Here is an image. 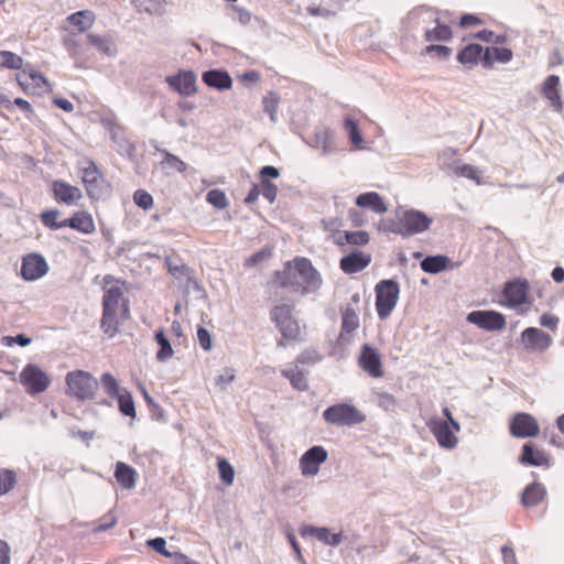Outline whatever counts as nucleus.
Here are the masks:
<instances>
[{"label": "nucleus", "mask_w": 564, "mask_h": 564, "mask_svg": "<svg viewBox=\"0 0 564 564\" xmlns=\"http://www.w3.org/2000/svg\"><path fill=\"white\" fill-rule=\"evenodd\" d=\"M96 15L90 10L77 11L66 18V23L70 25L74 31L84 33L88 31L95 23Z\"/></svg>", "instance_id": "25"}, {"label": "nucleus", "mask_w": 564, "mask_h": 564, "mask_svg": "<svg viewBox=\"0 0 564 564\" xmlns=\"http://www.w3.org/2000/svg\"><path fill=\"white\" fill-rule=\"evenodd\" d=\"M271 284L278 289H288L306 295L321 288L322 278L311 260L296 257L293 261L286 262L283 270L274 272Z\"/></svg>", "instance_id": "2"}, {"label": "nucleus", "mask_w": 564, "mask_h": 564, "mask_svg": "<svg viewBox=\"0 0 564 564\" xmlns=\"http://www.w3.org/2000/svg\"><path fill=\"white\" fill-rule=\"evenodd\" d=\"M260 193L269 203H274L278 196V186L269 180L260 181Z\"/></svg>", "instance_id": "57"}, {"label": "nucleus", "mask_w": 564, "mask_h": 564, "mask_svg": "<svg viewBox=\"0 0 564 564\" xmlns=\"http://www.w3.org/2000/svg\"><path fill=\"white\" fill-rule=\"evenodd\" d=\"M133 202L140 208L148 210L153 206V197L144 189H138L133 194Z\"/></svg>", "instance_id": "55"}, {"label": "nucleus", "mask_w": 564, "mask_h": 564, "mask_svg": "<svg viewBox=\"0 0 564 564\" xmlns=\"http://www.w3.org/2000/svg\"><path fill=\"white\" fill-rule=\"evenodd\" d=\"M558 322H560L558 317L551 313H544L540 317V324L543 327H546L551 330H555L557 328Z\"/></svg>", "instance_id": "64"}, {"label": "nucleus", "mask_w": 564, "mask_h": 564, "mask_svg": "<svg viewBox=\"0 0 564 564\" xmlns=\"http://www.w3.org/2000/svg\"><path fill=\"white\" fill-rule=\"evenodd\" d=\"M82 182L87 195L97 199L101 196L102 174L91 160H85L80 166Z\"/></svg>", "instance_id": "9"}, {"label": "nucleus", "mask_w": 564, "mask_h": 564, "mask_svg": "<svg viewBox=\"0 0 564 564\" xmlns=\"http://www.w3.org/2000/svg\"><path fill=\"white\" fill-rule=\"evenodd\" d=\"M376 310L380 319H387L394 310L400 286L394 280H381L375 288Z\"/></svg>", "instance_id": "5"}, {"label": "nucleus", "mask_w": 564, "mask_h": 564, "mask_svg": "<svg viewBox=\"0 0 564 564\" xmlns=\"http://www.w3.org/2000/svg\"><path fill=\"white\" fill-rule=\"evenodd\" d=\"M66 394L77 401L94 400L98 389L99 381L88 371L73 370L65 377Z\"/></svg>", "instance_id": "4"}, {"label": "nucleus", "mask_w": 564, "mask_h": 564, "mask_svg": "<svg viewBox=\"0 0 564 564\" xmlns=\"http://www.w3.org/2000/svg\"><path fill=\"white\" fill-rule=\"evenodd\" d=\"M510 434L518 438L535 437L540 433L536 419L524 412L516 413L509 424Z\"/></svg>", "instance_id": "10"}, {"label": "nucleus", "mask_w": 564, "mask_h": 564, "mask_svg": "<svg viewBox=\"0 0 564 564\" xmlns=\"http://www.w3.org/2000/svg\"><path fill=\"white\" fill-rule=\"evenodd\" d=\"M545 495L544 486L540 482H533L524 488L521 502L527 508L534 507L545 498Z\"/></svg>", "instance_id": "32"}, {"label": "nucleus", "mask_w": 564, "mask_h": 564, "mask_svg": "<svg viewBox=\"0 0 564 564\" xmlns=\"http://www.w3.org/2000/svg\"><path fill=\"white\" fill-rule=\"evenodd\" d=\"M427 426L441 447L452 449L457 445L458 440L455 434L458 431L454 430L448 422H443L440 419H431L427 422Z\"/></svg>", "instance_id": "15"}, {"label": "nucleus", "mask_w": 564, "mask_h": 564, "mask_svg": "<svg viewBox=\"0 0 564 564\" xmlns=\"http://www.w3.org/2000/svg\"><path fill=\"white\" fill-rule=\"evenodd\" d=\"M432 219L423 212L410 209L402 213L398 219L382 223L386 231L410 237L423 232L430 228Z\"/></svg>", "instance_id": "3"}, {"label": "nucleus", "mask_w": 564, "mask_h": 564, "mask_svg": "<svg viewBox=\"0 0 564 564\" xmlns=\"http://www.w3.org/2000/svg\"><path fill=\"white\" fill-rule=\"evenodd\" d=\"M482 47L479 44H469L465 46L457 55V59L464 64L474 66L479 61L482 62Z\"/></svg>", "instance_id": "34"}, {"label": "nucleus", "mask_w": 564, "mask_h": 564, "mask_svg": "<svg viewBox=\"0 0 564 564\" xmlns=\"http://www.w3.org/2000/svg\"><path fill=\"white\" fill-rule=\"evenodd\" d=\"M355 204L361 209H368L378 215H383L388 212L386 199L377 192L359 194L355 199Z\"/></svg>", "instance_id": "20"}, {"label": "nucleus", "mask_w": 564, "mask_h": 564, "mask_svg": "<svg viewBox=\"0 0 564 564\" xmlns=\"http://www.w3.org/2000/svg\"><path fill=\"white\" fill-rule=\"evenodd\" d=\"M217 466L223 482L228 486L231 485L235 478L232 466L225 458H219Z\"/></svg>", "instance_id": "54"}, {"label": "nucleus", "mask_w": 564, "mask_h": 564, "mask_svg": "<svg viewBox=\"0 0 564 564\" xmlns=\"http://www.w3.org/2000/svg\"><path fill=\"white\" fill-rule=\"evenodd\" d=\"M20 382L30 394L44 392L51 384L48 375L39 366L29 364L20 372Z\"/></svg>", "instance_id": "7"}, {"label": "nucleus", "mask_w": 564, "mask_h": 564, "mask_svg": "<svg viewBox=\"0 0 564 564\" xmlns=\"http://www.w3.org/2000/svg\"><path fill=\"white\" fill-rule=\"evenodd\" d=\"M59 214L61 213L58 209L43 210L40 215L41 223L43 224L44 227L52 229V230H57V229L64 228V227H66V219L58 221L57 219H58Z\"/></svg>", "instance_id": "41"}, {"label": "nucleus", "mask_w": 564, "mask_h": 564, "mask_svg": "<svg viewBox=\"0 0 564 564\" xmlns=\"http://www.w3.org/2000/svg\"><path fill=\"white\" fill-rule=\"evenodd\" d=\"M197 338L200 347L208 351L213 347V340L210 333L203 326H198L197 328Z\"/></svg>", "instance_id": "59"}, {"label": "nucleus", "mask_w": 564, "mask_h": 564, "mask_svg": "<svg viewBox=\"0 0 564 564\" xmlns=\"http://www.w3.org/2000/svg\"><path fill=\"white\" fill-rule=\"evenodd\" d=\"M117 522H118L117 516L112 511H109L99 519L98 523L94 528V531L95 532L107 531V530L113 528L117 524Z\"/></svg>", "instance_id": "56"}, {"label": "nucleus", "mask_w": 564, "mask_h": 564, "mask_svg": "<svg viewBox=\"0 0 564 564\" xmlns=\"http://www.w3.org/2000/svg\"><path fill=\"white\" fill-rule=\"evenodd\" d=\"M118 401L119 411L131 419H134L137 415L134 401L131 395V393L128 390H122V393H120L117 398H115Z\"/></svg>", "instance_id": "43"}, {"label": "nucleus", "mask_w": 564, "mask_h": 564, "mask_svg": "<svg viewBox=\"0 0 564 564\" xmlns=\"http://www.w3.org/2000/svg\"><path fill=\"white\" fill-rule=\"evenodd\" d=\"M206 202L217 209H225L229 203L223 189H210L206 195Z\"/></svg>", "instance_id": "51"}, {"label": "nucleus", "mask_w": 564, "mask_h": 564, "mask_svg": "<svg viewBox=\"0 0 564 564\" xmlns=\"http://www.w3.org/2000/svg\"><path fill=\"white\" fill-rule=\"evenodd\" d=\"M358 365L372 378H380L383 376L381 355L377 348L368 344L361 346Z\"/></svg>", "instance_id": "13"}, {"label": "nucleus", "mask_w": 564, "mask_h": 564, "mask_svg": "<svg viewBox=\"0 0 564 564\" xmlns=\"http://www.w3.org/2000/svg\"><path fill=\"white\" fill-rule=\"evenodd\" d=\"M341 332L351 334L359 327V316L357 308L350 304L346 305L341 311Z\"/></svg>", "instance_id": "36"}, {"label": "nucleus", "mask_w": 564, "mask_h": 564, "mask_svg": "<svg viewBox=\"0 0 564 564\" xmlns=\"http://www.w3.org/2000/svg\"><path fill=\"white\" fill-rule=\"evenodd\" d=\"M543 96L551 102V106L556 111L563 110V101L560 95V77L550 75L543 83Z\"/></svg>", "instance_id": "23"}, {"label": "nucleus", "mask_w": 564, "mask_h": 564, "mask_svg": "<svg viewBox=\"0 0 564 564\" xmlns=\"http://www.w3.org/2000/svg\"><path fill=\"white\" fill-rule=\"evenodd\" d=\"M521 339L524 348L529 351H544L552 344L551 336L536 327L524 329Z\"/></svg>", "instance_id": "18"}, {"label": "nucleus", "mask_w": 564, "mask_h": 564, "mask_svg": "<svg viewBox=\"0 0 564 564\" xmlns=\"http://www.w3.org/2000/svg\"><path fill=\"white\" fill-rule=\"evenodd\" d=\"M521 463L530 466H549L550 458L545 452L535 448L532 444L527 443L522 446Z\"/></svg>", "instance_id": "26"}, {"label": "nucleus", "mask_w": 564, "mask_h": 564, "mask_svg": "<svg viewBox=\"0 0 564 564\" xmlns=\"http://www.w3.org/2000/svg\"><path fill=\"white\" fill-rule=\"evenodd\" d=\"M529 290L530 286L527 280L518 279L507 282L502 290L505 304L509 307H517L527 303Z\"/></svg>", "instance_id": "16"}, {"label": "nucleus", "mask_w": 564, "mask_h": 564, "mask_svg": "<svg viewBox=\"0 0 564 564\" xmlns=\"http://www.w3.org/2000/svg\"><path fill=\"white\" fill-rule=\"evenodd\" d=\"M147 544L152 547L155 552L160 553L165 557H170L172 552L166 549V542L163 538L151 539L147 542Z\"/></svg>", "instance_id": "60"}, {"label": "nucleus", "mask_w": 564, "mask_h": 564, "mask_svg": "<svg viewBox=\"0 0 564 564\" xmlns=\"http://www.w3.org/2000/svg\"><path fill=\"white\" fill-rule=\"evenodd\" d=\"M466 319L487 332L501 330L507 324L505 315L496 311H473Z\"/></svg>", "instance_id": "11"}, {"label": "nucleus", "mask_w": 564, "mask_h": 564, "mask_svg": "<svg viewBox=\"0 0 564 564\" xmlns=\"http://www.w3.org/2000/svg\"><path fill=\"white\" fill-rule=\"evenodd\" d=\"M15 79L21 89L28 95H44L51 91L48 80L37 70H23L15 76Z\"/></svg>", "instance_id": "8"}, {"label": "nucleus", "mask_w": 564, "mask_h": 564, "mask_svg": "<svg viewBox=\"0 0 564 564\" xmlns=\"http://www.w3.org/2000/svg\"><path fill=\"white\" fill-rule=\"evenodd\" d=\"M370 241V236L367 231H341L334 236V242L337 246L352 245L366 246Z\"/></svg>", "instance_id": "29"}, {"label": "nucleus", "mask_w": 564, "mask_h": 564, "mask_svg": "<svg viewBox=\"0 0 564 564\" xmlns=\"http://www.w3.org/2000/svg\"><path fill=\"white\" fill-rule=\"evenodd\" d=\"M48 271L45 258L40 253H28L22 258L21 276L25 281H35L44 276Z\"/></svg>", "instance_id": "12"}, {"label": "nucleus", "mask_w": 564, "mask_h": 564, "mask_svg": "<svg viewBox=\"0 0 564 564\" xmlns=\"http://www.w3.org/2000/svg\"><path fill=\"white\" fill-rule=\"evenodd\" d=\"M434 22H436V26L431 30H426L424 34V39L426 42H441V41H449L453 36L452 29L438 22V18L434 17Z\"/></svg>", "instance_id": "37"}, {"label": "nucleus", "mask_w": 564, "mask_h": 564, "mask_svg": "<svg viewBox=\"0 0 564 564\" xmlns=\"http://www.w3.org/2000/svg\"><path fill=\"white\" fill-rule=\"evenodd\" d=\"M454 173L457 176H463V177H466L468 180L476 181L477 183L480 182L478 170L475 166L470 165V164H467V163L457 164L454 167Z\"/></svg>", "instance_id": "53"}, {"label": "nucleus", "mask_w": 564, "mask_h": 564, "mask_svg": "<svg viewBox=\"0 0 564 564\" xmlns=\"http://www.w3.org/2000/svg\"><path fill=\"white\" fill-rule=\"evenodd\" d=\"M292 310L293 305L289 304L276 305L271 310L270 317L276 327L293 319Z\"/></svg>", "instance_id": "44"}, {"label": "nucleus", "mask_w": 564, "mask_h": 564, "mask_svg": "<svg viewBox=\"0 0 564 564\" xmlns=\"http://www.w3.org/2000/svg\"><path fill=\"white\" fill-rule=\"evenodd\" d=\"M301 535L307 536L312 535L324 542L327 545H338L343 538L341 533H332L327 528H316L312 525H306L301 529Z\"/></svg>", "instance_id": "28"}, {"label": "nucleus", "mask_w": 564, "mask_h": 564, "mask_svg": "<svg viewBox=\"0 0 564 564\" xmlns=\"http://www.w3.org/2000/svg\"><path fill=\"white\" fill-rule=\"evenodd\" d=\"M281 375L289 379L292 387L299 391H304L308 388L306 377L303 371L296 369H284Z\"/></svg>", "instance_id": "42"}, {"label": "nucleus", "mask_w": 564, "mask_h": 564, "mask_svg": "<svg viewBox=\"0 0 564 564\" xmlns=\"http://www.w3.org/2000/svg\"><path fill=\"white\" fill-rule=\"evenodd\" d=\"M140 10L150 14H160L164 10L165 0H131Z\"/></svg>", "instance_id": "49"}, {"label": "nucleus", "mask_w": 564, "mask_h": 564, "mask_svg": "<svg viewBox=\"0 0 564 564\" xmlns=\"http://www.w3.org/2000/svg\"><path fill=\"white\" fill-rule=\"evenodd\" d=\"M162 154H163V159L161 161V165L169 173H171V172L184 173L186 171L187 164L184 161H182L178 156L171 154L167 151H163Z\"/></svg>", "instance_id": "40"}, {"label": "nucleus", "mask_w": 564, "mask_h": 564, "mask_svg": "<svg viewBox=\"0 0 564 564\" xmlns=\"http://www.w3.org/2000/svg\"><path fill=\"white\" fill-rule=\"evenodd\" d=\"M154 338L156 344L160 346V349L156 351V359L162 362L171 359L174 355V350L169 338L165 336L164 330H156Z\"/></svg>", "instance_id": "38"}, {"label": "nucleus", "mask_w": 564, "mask_h": 564, "mask_svg": "<svg viewBox=\"0 0 564 564\" xmlns=\"http://www.w3.org/2000/svg\"><path fill=\"white\" fill-rule=\"evenodd\" d=\"M424 53L427 54V55L434 53L440 58L446 59V58L449 57V55L452 53V50L449 47H447V46H444V45L431 44V45H427L424 48Z\"/></svg>", "instance_id": "61"}, {"label": "nucleus", "mask_w": 564, "mask_h": 564, "mask_svg": "<svg viewBox=\"0 0 564 564\" xmlns=\"http://www.w3.org/2000/svg\"><path fill=\"white\" fill-rule=\"evenodd\" d=\"M327 451L319 445L311 447L300 458V469L303 476H315L321 465L327 459Z\"/></svg>", "instance_id": "14"}, {"label": "nucleus", "mask_w": 564, "mask_h": 564, "mask_svg": "<svg viewBox=\"0 0 564 564\" xmlns=\"http://www.w3.org/2000/svg\"><path fill=\"white\" fill-rule=\"evenodd\" d=\"M100 383L106 394L112 399L122 393L123 389L120 388L118 380L110 372H105L101 375Z\"/></svg>", "instance_id": "45"}, {"label": "nucleus", "mask_w": 564, "mask_h": 564, "mask_svg": "<svg viewBox=\"0 0 564 564\" xmlns=\"http://www.w3.org/2000/svg\"><path fill=\"white\" fill-rule=\"evenodd\" d=\"M52 193L57 203L68 206L77 205V203L83 198V193L79 187L62 180H57L52 183Z\"/></svg>", "instance_id": "17"}, {"label": "nucleus", "mask_w": 564, "mask_h": 564, "mask_svg": "<svg viewBox=\"0 0 564 564\" xmlns=\"http://www.w3.org/2000/svg\"><path fill=\"white\" fill-rule=\"evenodd\" d=\"M449 259L446 256H429L421 261V269L426 273H440L447 269Z\"/></svg>", "instance_id": "35"}, {"label": "nucleus", "mask_w": 564, "mask_h": 564, "mask_svg": "<svg viewBox=\"0 0 564 564\" xmlns=\"http://www.w3.org/2000/svg\"><path fill=\"white\" fill-rule=\"evenodd\" d=\"M167 83L181 95L191 96L196 93V76L191 70L167 77Z\"/></svg>", "instance_id": "21"}, {"label": "nucleus", "mask_w": 564, "mask_h": 564, "mask_svg": "<svg viewBox=\"0 0 564 564\" xmlns=\"http://www.w3.org/2000/svg\"><path fill=\"white\" fill-rule=\"evenodd\" d=\"M370 262L371 254L369 252L355 250L340 259L339 268L346 274H354L366 269Z\"/></svg>", "instance_id": "19"}, {"label": "nucleus", "mask_w": 564, "mask_h": 564, "mask_svg": "<svg viewBox=\"0 0 564 564\" xmlns=\"http://www.w3.org/2000/svg\"><path fill=\"white\" fill-rule=\"evenodd\" d=\"M87 39L91 45L106 55H113L117 52L116 45L109 36L89 33Z\"/></svg>", "instance_id": "39"}, {"label": "nucleus", "mask_w": 564, "mask_h": 564, "mask_svg": "<svg viewBox=\"0 0 564 564\" xmlns=\"http://www.w3.org/2000/svg\"><path fill=\"white\" fill-rule=\"evenodd\" d=\"M280 97L276 93L270 91L262 99L263 110L269 113L272 121H275V115L279 108Z\"/></svg>", "instance_id": "52"}, {"label": "nucleus", "mask_w": 564, "mask_h": 564, "mask_svg": "<svg viewBox=\"0 0 564 564\" xmlns=\"http://www.w3.org/2000/svg\"><path fill=\"white\" fill-rule=\"evenodd\" d=\"M343 128L347 132L350 145L354 150L365 149V140L359 129V122L354 116L346 115L344 117Z\"/></svg>", "instance_id": "24"}, {"label": "nucleus", "mask_w": 564, "mask_h": 564, "mask_svg": "<svg viewBox=\"0 0 564 564\" xmlns=\"http://www.w3.org/2000/svg\"><path fill=\"white\" fill-rule=\"evenodd\" d=\"M17 485V474L14 470L0 467V496L11 491Z\"/></svg>", "instance_id": "47"}, {"label": "nucleus", "mask_w": 564, "mask_h": 564, "mask_svg": "<svg viewBox=\"0 0 564 564\" xmlns=\"http://www.w3.org/2000/svg\"><path fill=\"white\" fill-rule=\"evenodd\" d=\"M102 315L101 330L109 337H115L120 324L130 318L129 300L124 297L126 282L108 274L102 280Z\"/></svg>", "instance_id": "1"}, {"label": "nucleus", "mask_w": 564, "mask_h": 564, "mask_svg": "<svg viewBox=\"0 0 564 564\" xmlns=\"http://www.w3.org/2000/svg\"><path fill=\"white\" fill-rule=\"evenodd\" d=\"M377 402L380 408L386 411H395L398 402L397 399L388 392H381L377 395Z\"/></svg>", "instance_id": "58"}, {"label": "nucleus", "mask_w": 564, "mask_h": 564, "mask_svg": "<svg viewBox=\"0 0 564 564\" xmlns=\"http://www.w3.org/2000/svg\"><path fill=\"white\" fill-rule=\"evenodd\" d=\"M513 53L507 47H487L482 55V64L489 68L495 62L508 63L512 59Z\"/></svg>", "instance_id": "30"}, {"label": "nucleus", "mask_w": 564, "mask_h": 564, "mask_svg": "<svg viewBox=\"0 0 564 564\" xmlns=\"http://www.w3.org/2000/svg\"><path fill=\"white\" fill-rule=\"evenodd\" d=\"M321 360V356L316 350H304L296 357L297 364H315Z\"/></svg>", "instance_id": "62"}, {"label": "nucleus", "mask_w": 564, "mask_h": 564, "mask_svg": "<svg viewBox=\"0 0 564 564\" xmlns=\"http://www.w3.org/2000/svg\"><path fill=\"white\" fill-rule=\"evenodd\" d=\"M278 328L282 335V338L278 340L279 347L285 348L286 341L300 343L304 339L299 322L295 318L278 326Z\"/></svg>", "instance_id": "27"}, {"label": "nucleus", "mask_w": 564, "mask_h": 564, "mask_svg": "<svg viewBox=\"0 0 564 564\" xmlns=\"http://www.w3.org/2000/svg\"><path fill=\"white\" fill-rule=\"evenodd\" d=\"M166 264H167L169 272L175 279H177L180 281H189L192 279L191 269L186 264H184L182 262L174 263L171 260H167Z\"/></svg>", "instance_id": "50"}, {"label": "nucleus", "mask_w": 564, "mask_h": 564, "mask_svg": "<svg viewBox=\"0 0 564 564\" xmlns=\"http://www.w3.org/2000/svg\"><path fill=\"white\" fill-rule=\"evenodd\" d=\"M315 143L323 150L324 153H328L334 149V137L329 129H321L315 133Z\"/></svg>", "instance_id": "48"}, {"label": "nucleus", "mask_w": 564, "mask_h": 564, "mask_svg": "<svg viewBox=\"0 0 564 564\" xmlns=\"http://www.w3.org/2000/svg\"><path fill=\"white\" fill-rule=\"evenodd\" d=\"M66 227L85 235L94 234L96 230L94 218L86 210H78L72 217L66 218Z\"/></svg>", "instance_id": "22"}, {"label": "nucleus", "mask_w": 564, "mask_h": 564, "mask_svg": "<svg viewBox=\"0 0 564 564\" xmlns=\"http://www.w3.org/2000/svg\"><path fill=\"white\" fill-rule=\"evenodd\" d=\"M115 477L118 484L124 489H132L135 485L137 471L126 463L116 464Z\"/></svg>", "instance_id": "33"}, {"label": "nucleus", "mask_w": 564, "mask_h": 564, "mask_svg": "<svg viewBox=\"0 0 564 564\" xmlns=\"http://www.w3.org/2000/svg\"><path fill=\"white\" fill-rule=\"evenodd\" d=\"M203 82L213 88L225 90L231 88L232 80L227 72L208 70L203 74Z\"/></svg>", "instance_id": "31"}, {"label": "nucleus", "mask_w": 564, "mask_h": 564, "mask_svg": "<svg viewBox=\"0 0 564 564\" xmlns=\"http://www.w3.org/2000/svg\"><path fill=\"white\" fill-rule=\"evenodd\" d=\"M23 66V58L11 52V51H0V68L6 69H21Z\"/></svg>", "instance_id": "46"}, {"label": "nucleus", "mask_w": 564, "mask_h": 564, "mask_svg": "<svg viewBox=\"0 0 564 564\" xmlns=\"http://www.w3.org/2000/svg\"><path fill=\"white\" fill-rule=\"evenodd\" d=\"M269 257H271V251L262 249V250L253 253L252 256H250L248 259H246L245 267H248V268L254 267Z\"/></svg>", "instance_id": "63"}, {"label": "nucleus", "mask_w": 564, "mask_h": 564, "mask_svg": "<svg viewBox=\"0 0 564 564\" xmlns=\"http://www.w3.org/2000/svg\"><path fill=\"white\" fill-rule=\"evenodd\" d=\"M323 419L333 425L351 426L362 423L365 415L355 405L338 403L328 406L323 412Z\"/></svg>", "instance_id": "6"}]
</instances>
